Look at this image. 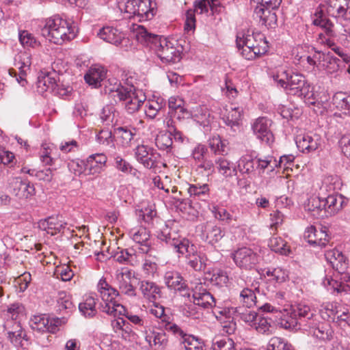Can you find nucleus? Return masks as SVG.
Returning <instances> with one entry per match:
<instances>
[{
    "instance_id": "f257e3e1",
    "label": "nucleus",
    "mask_w": 350,
    "mask_h": 350,
    "mask_svg": "<svg viewBox=\"0 0 350 350\" xmlns=\"http://www.w3.org/2000/svg\"><path fill=\"white\" fill-rule=\"evenodd\" d=\"M135 36L139 42L154 48L163 63L174 64L181 59L180 47L166 38L149 33L141 25L137 26L135 29Z\"/></svg>"
},
{
    "instance_id": "f03ea898",
    "label": "nucleus",
    "mask_w": 350,
    "mask_h": 350,
    "mask_svg": "<svg viewBox=\"0 0 350 350\" xmlns=\"http://www.w3.org/2000/svg\"><path fill=\"white\" fill-rule=\"evenodd\" d=\"M41 35L51 42L62 44L75 38V27L59 16L49 18L41 29Z\"/></svg>"
},
{
    "instance_id": "7ed1b4c3",
    "label": "nucleus",
    "mask_w": 350,
    "mask_h": 350,
    "mask_svg": "<svg viewBox=\"0 0 350 350\" xmlns=\"http://www.w3.org/2000/svg\"><path fill=\"white\" fill-rule=\"evenodd\" d=\"M273 79L289 94L306 97L311 92L310 84L305 76L301 73L284 70L280 75L274 76Z\"/></svg>"
},
{
    "instance_id": "20e7f679",
    "label": "nucleus",
    "mask_w": 350,
    "mask_h": 350,
    "mask_svg": "<svg viewBox=\"0 0 350 350\" xmlns=\"http://www.w3.org/2000/svg\"><path fill=\"white\" fill-rule=\"evenodd\" d=\"M97 287L103 301L100 306L101 311L116 317L117 315V307L123 308V306L116 300L119 295V292L111 286L107 282L105 278H103L99 280Z\"/></svg>"
},
{
    "instance_id": "39448f33",
    "label": "nucleus",
    "mask_w": 350,
    "mask_h": 350,
    "mask_svg": "<svg viewBox=\"0 0 350 350\" xmlns=\"http://www.w3.org/2000/svg\"><path fill=\"white\" fill-rule=\"evenodd\" d=\"M314 316L310 308L305 304H298L292 306L290 316L282 319L281 325L285 329H297L298 325L306 323Z\"/></svg>"
},
{
    "instance_id": "423d86ee",
    "label": "nucleus",
    "mask_w": 350,
    "mask_h": 350,
    "mask_svg": "<svg viewBox=\"0 0 350 350\" xmlns=\"http://www.w3.org/2000/svg\"><path fill=\"white\" fill-rule=\"evenodd\" d=\"M236 44L239 50L241 47L247 46L258 55L266 53L269 48L265 35L260 32L253 33L252 35L243 34L242 36L237 35Z\"/></svg>"
},
{
    "instance_id": "0eeeda50",
    "label": "nucleus",
    "mask_w": 350,
    "mask_h": 350,
    "mask_svg": "<svg viewBox=\"0 0 350 350\" xmlns=\"http://www.w3.org/2000/svg\"><path fill=\"white\" fill-rule=\"evenodd\" d=\"M312 24L320 27L323 32L319 34L318 40L321 43L326 44L329 46L334 45L332 38L336 36V31L334 23L320 10L315 12Z\"/></svg>"
},
{
    "instance_id": "6e6552de",
    "label": "nucleus",
    "mask_w": 350,
    "mask_h": 350,
    "mask_svg": "<svg viewBox=\"0 0 350 350\" xmlns=\"http://www.w3.org/2000/svg\"><path fill=\"white\" fill-rule=\"evenodd\" d=\"M235 265L241 269L252 270L256 269L259 263L260 256L248 247H241L232 253Z\"/></svg>"
},
{
    "instance_id": "1a4fd4ad",
    "label": "nucleus",
    "mask_w": 350,
    "mask_h": 350,
    "mask_svg": "<svg viewBox=\"0 0 350 350\" xmlns=\"http://www.w3.org/2000/svg\"><path fill=\"white\" fill-rule=\"evenodd\" d=\"M272 121L266 117H259L252 124L254 134L261 142L270 145L274 141L273 135L271 131Z\"/></svg>"
},
{
    "instance_id": "9d476101",
    "label": "nucleus",
    "mask_w": 350,
    "mask_h": 350,
    "mask_svg": "<svg viewBox=\"0 0 350 350\" xmlns=\"http://www.w3.org/2000/svg\"><path fill=\"white\" fill-rule=\"evenodd\" d=\"M157 238L167 245L173 247L175 251L180 254H185L189 249L190 241L185 238L180 239L173 237L167 226L158 232Z\"/></svg>"
},
{
    "instance_id": "9b49d317",
    "label": "nucleus",
    "mask_w": 350,
    "mask_h": 350,
    "mask_svg": "<svg viewBox=\"0 0 350 350\" xmlns=\"http://www.w3.org/2000/svg\"><path fill=\"white\" fill-rule=\"evenodd\" d=\"M304 239L311 245L325 247L328 243L329 239L327 228L321 227L317 229L315 226H311L305 230Z\"/></svg>"
},
{
    "instance_id": "f8f14e48",
    "label": "nucleus",
    "mask_w": 350,
    "mask_h": 350,
    "mask_svg": "<svg viewBox=\"0 0 350 350\" xmlns=\"http://www.w3.org/2000/svg\"><path fill=\"white\" fill-rule=\"evenodd\" d=\"M328 12L335 18L350 20V0H327Z\"/></svg>"
},
{
    "instance_id": "ddd939ff",
    "label": "nucleus",
    "mask_w": 350,
    "mask_h": 350,
    "mask_svg": "<svg viewBox=\"0 0 350 350\" xmlns=\"http://www.w3.org/2000/svg\"><path fill=\"white\" fill-rule=\"evenodd\" d=\"M185 254H187V264L189 265L194 271H201L206 268V258L204 254L198 253L195 250V247L193 244L190 245L189 243V249Z\"/></svg>"
},
{
    "instance_id": "4468645a",
    "label": "nucleus",
    "mask_w": 350,
    "mask_h": 350,
    "mask_svg": "<svg viewBox=\"0 0 350 350\" xmlns=\"http://www.w3.org/2000/svg\"><path fill=\"white\" fill-rule=\"evenodd\" d=\"M296 144L298 149L303 152H310L316 150L320 144V137L317 135H299L296 137Z\"/></svg>"
},
{
    "instance_id": "2eb2a0df",
    "label": "nucleus",
    "mask_w": 350,
    "mask_h": 350,
    "mask_svg": "<svg viewBox=\"0 0 350 350\" xmlns=\"http://www.w3.org/2000/svg\"><path fill=\"white\" fill-rule=\"evenodd\" d=\"M165 284L168 288L185 292L183 295L190 297L186 281L178 272H167L165 275Z\"/></svg>"
},
{
    "instance_id": "dca6fc26",
    "label": "nucleus",
    "mask_w": 350,
    "mask_h": 350,
    "mask_svg": "<svg viewBox=\"0 0 350 350\" xmlns=\"http://www.w3.org/2000/svg\"><path fill=\"white\" fill-rule=\"evenodd\" d=\"M194 10L189 9L186 12V19L185 24V31H191L194 30L196 28V16L195 12L197 10H200V14L202 13H208V3L207 0H197L194 1L193 3Z\"/></svg>"
},
{
    "instance_id": "f3484780",
    "label": "nucleus",
    "mask_w": 350,
    "mask_h": 350,
    "mask_svg": "<svg viewBox=\"0 0 350 350\" xmlns=\"http://www.w3.org/2000/svg\"><path fill=\"white\" fill-rule=\"evenodd\" d=\"M31 328L38 332L53 333L57 326L45 314L33 316L30 321Z\"/></svg>"
},
{
    "instance_id": "a211bd4d",
    "label": "nucleus",
    "mask_w": 350,
    "mask_h": 350,
    "mask_svg": "<svg viewBox=\"0 0 350 350\" xmlns=\"http://www.w3.org/2000/svg\"><path fill=\"white\" fill-rule=\"evenodd\" d=\"M254 16L259 18L262 25L268 29H274L277 26V16L273 10L265 9L262 6H256L254 9Z\"/></svg>"
},
{
    "instance_id": "6ab92c4d",
    "label": "nucleus",
    "mask_w": 350,
    "mask_h": 350,
    "mask_svg": "<svg viewBox=\"0 0 350 350\" xmlns=\"http://www.w3.org/2000/svg\"><path fill=\"white\" fill-rule=\"evenodd\" d=\"M323 202L324 212L329 215H334L346 204V199L342 195L332 194L323 198Z\"/></svg>"
},
{
    "instance_id": "aec40b11",
    "label": "nucleus",
    "mask_w": 350,
    "mask_h": 350,
    "mask_svg": "<svg viewBox=\"0 0 350 350\" xmlns=\"http://www.w3.org/2000/svg\"><path fill=\"white\" fill-rule=\"evenodd\" d=\"M193 304L204 309L213 308L215 305L214 297L205 288H196L193 294Z\"/></svg>"
},
{
    "instance_id": "412c9836",
    "label": "nucleus",
    "mask_w": 350,
    "mask_h": 350,
    "mask_svg": "<svg viewBox=\"0 0 350 350\" xmlns=\"http://www.w3.org/2000/svg\"><path fill=\"white\" fill-rule=\"evenodd\" d=\"M98 36L104 41L119 46L124 40L123 34L113 27H104L99 29Z\"/></svg>"
},
{
    "instance_id": "4be33fe9",
    "label": "nucleus",
    "mask_w": 350,
    "mask_h": 350,
    "mask_svg": "<svg viewBox=\"0 0 350 350\" xmlns=\"http://www.w3.org/2000/svg\"><path fill=\"white\" fill-rule=\"evenodd\" d=\"M144 100V95H142L140 98L135 92H133L131 89H130L126 98L124 100L122 105L129 113L132 114L139 109Z\"/></svg>"
},
{
    "instance_id": "5701e85b",
    "label": "nucleus",
    "mask_w": 350,
    "mask_h": 350,
    "mask_svg": "<svg viewBox=\"0 0 350 350\" xmlns=\"http://www.w3.org/2000/svg\"><path fill=\"white\" fill-rule=\"evenodd\" d=\"M137 3L135 18L139 21L150 20L154 14L151 0H139Z\"/></svg>"
},
{
    "instance_id": "b1692460",
    "label": "nucleus",
    "mask_w": 350,
    "mask_h": 350,
    "mask_svg": "<svg viewBox=\"0 0 350 350\" xmlns=\"http://www.w3.org/2000/svg\"><path fill=\"white\" fill-rule=\"evenodd\" d=\"M106 77V71L103 67L95 66L89 69L85 75L84 79L87 83L94 87L100 86L101 81Z\"/></svg>"
},
{
    "instance_id": "393cba45",
    "label": "nucleus",
    "mask_w": 350,
    "mask_h": 350,
    "mask_svg": "<svg viewBox=\"0 0 350 350\" xmlns=\"http://www.w3.org/2000/svg\"><path fill=\"white\" fill-rule=\"evenodd\" d=\"M14 330L8 332V338L14 346L25 348V344L24 343V341L27 343L28 342L27 334L21 328L19 323L14 322Z\"/></svg>"
},
{
    "instance_id": "a878e982",
    "label": "nucleus",
    "mask_w": 350,
    "mask_h": 350,
    "mask_svg": "<svg viewBox=\"0 0 350 350\" xmlns=\"http://www.w3.org/2000/svg\"><path fill=\"white\" fill-rule=\"evenodd\" d=\"M243 110L240 107H233L229 110L226 115L223 117V120L234 131L239 128L240 122L242 117Z\"/></svg>"
},
{
    "instance_id": "bb28decb",
    "label": "nucleus",
    "mask_w": 350,
    "mask_h": 350,
    "mask_svg": "<svg viewBox=\"0 0 350 350\" xmlns=\"http://www.w3.org/2000/svg\"><path fill=\"white\" fill-rule=\"evenodd\" d=\"M332 103L336 109L350 116V92H338L332 97Z\"/></svg>"
},
{
    "instance_id": "cd10ccee",
    "label": "nucleus",
    "mask_w": 350,
    "mask_h": 350,
    "mask_svg": "<svg viewBox=\"0 0 350 350\" xmlns=\"http://www.w3.org/2000/svg\"><path fill=\"white\" fill-rule=\"evenodd\" d=\"M139 288L144 296L149 299L156 300L162 296L161 288L152 282H141Z\"/></svg>"
},
{
    "instance_id": "c85d7f7f",
    "label": "nucleus",
    "mask_w": 350,
    "mask_h": 350,
    "mask_svg": "<svg viewBox=\"0 0 350 350\" xmlns=\"http://www.w3.org/2000/svg\"><path fill=\"white\" fill-rule=\"evenodd\" d=\"M206 238L211 245L218 243L224 236L225 231L213 224H207L204 228Z\"/></svg>"
},
{
    "instance_id": "c756f323",
    "label": "nucleus",
    "mask_w": 350,
    "mask_h": 350,
    "mask_svg": "<svg viewBox=\"0 0 350 350\" xmlns=\"http://www.w3.org/2000/svg\"><path fill=\"white\" fill-rule=\"evenodd\" d=\"M150 239V232L145 228H140L133 234V240L142 245L140 250L143 253H148L150 248V244L148 243Z\"/></svg>"
},
{
    "instance_id": "7c9ffc66",
    "label": "nucleus",
    "mask_w": 350,
    "mask_h": 350,
    "mask_svg": "<svg viewBox=\"0 0 350 350\" xmlns=\"http://www.w3.org/2000/svg\"><path fill=\"white\" fill-rule=\"evenodd\" d=\"M331 266L340 275V280L350 283V275L346 273L348 268V262L342 253L338 256L336 261L332 262Z\"/></svg>"
},
{
    "instance_id": "2f4dec72",
    "label": "nucleus",
    "mask_w": 350,
    "mask_h": 350,
    "mask_svg": "<svg viewBox=\"0 0 350 350\" xmlns=\"http://www.w3.org/2000/svg\"><path fill=\"white\" fill-rule=\"evenodd\" d=\"M57 307V310L60 312H65L66 313H70L75 309L70 295L66 294L64 291H62L58 293Z\"/></svg>"
},
{
    "instance_id": "473e14b6",
    "label": "nucleus",
    "mask_w": 350,
    "mask_h": 350,
    "mask_svg": "<svg viewBox=\"0 0 350 350\" xmlns=\"http://www.w3.org/2000/svg\"><path fill=\"white\" fill-rule=\"evenodd\" d=\"M155 144L159 150L171 152L173 144L172 134L170 133L169 131L160 132L155 139Z\"/></svg>"
},
{
    "instance_id": "72a5a7b5",
    "label": "nucleus",
    "mask_w": 350,
    "mask_h": 350,
    "mask_svg": "<svg viewBox=\"0 0 350 350\" xmlns=\"http://www.w3.org/2000/svg\"><path fill=\"white\" fill-rule=\"evenodd\" d=\"M18 189V192L15 193L18 198H27L29 196L34 194L35 188L33 185L27 180H16L15 183L14 191Z\"/></svg>"
},
{
    "instance_id": "f704fd0d",
    "label": "nucleus",
    "mask_w": 350,
    "mask_h": 350,
    "mask_svg": "<svg viewBox=\"0 0 350 350\" xmlns=\"http://www.w3.org/2000/svg\"><path fill=\"white\" fill-rule=\"evenodd\" d=\"M215 163L217 165V168L220 173L226 177L236 176L237 170L235 166H231L230 163L223 157L215 158Z\"/></svg>"
},
{
    "instance_id": "c9c22d12",
    "label": "nucleus",
    "mask_w": 350,
    "mask_h": 350,
    "mask_svg": "<svg viewBox=\"0 0 350 350\" xmlns=\"http://www.w3.org/2000/svg\"><path fill=\"white\" fill-rule=\"evenodd\" d=\"M114 131L115 134L120 137L123 146H129L134 135H135V129H131L127 126H120L115 129Z\"/></svg>"
},
{
    "instance_id": "e433bc0d",
    "label": "nucleus",
    "mask_w": 350,
    "mask_h": 350,
    "mask_svg": "<svg viewBox=\"0 0 350 350\" xmlns=\"http://www.w3.org/2000/svg\"><path fill=\"white\" fill-rule=\"evenodd\" d=\"M319 53V59L323 62V66L326 67L329 71L338 70L341 64V60L336 57L333 56L331 53H321L319 51H317Z\"/></svg>"
},
{
    "instance_id": "4c0bfd02",
    "label": "nucleus",
    "mask_w": 350,
    "mask_h": 350,
    "mask_svg": "<svg viewBox=\"0 0 350 350\" xmlns=\"http://www.w3.org/2000/svg\"><path fill=\"white\" fill-rule=\"evenodd\" d=\"M265 350H295L294 347L280 337H272Z\"/></svg>"
},
{
    "instance_id": "58836bf2",
    "label": "nucleus",
    "mask_w": 350,
    "mask_h": 350,
    "mask_svg": "<svg viewBox=\"0 0 350 350\" xmlns=\"http://www.w3.org/2000/svg\"><path fill=\"white\" fill-rule=\"evenodd\" d=\"M129 90L128 88H124L119 83L115 85L113 88L109 89L108 94L109 98L113 100L116 103L118 102L122 103L126 98V96L129 94Z\"/></svg>"
},
{
    "instance_id": "ea45409f",
    "label": "nucleus",
    "mask_w": 350,
    "mask_h": 350,
    "mask_svg": "<svg viewBox=\"0 0 350 350\" xmlns=\"http://www.w3.org/2000/svg\"><path fill=\"white\" fill-rule=\"evenodd\" d=\"M323 198L319 196H312L308 199V202L304 204V208L306 211L314 213L315 215L319 214L320 212L324 211L323 208Z\"/></svg>"
},
{
    "instance_id": "a19ab883",
    "label": "nucleus",
    "mask_w": 350,
    "mask_h": 350,
    "mask_svg": "<svg viewBox=\"0 0 350 350\" xmlns=\"http://www.w3.org/2000/svg\"><path fill=\"white\" fill-rule=\"evenodd\" d=\"M96 299L92 296L86 298L83 303H81L79 305V310L84 316L86 317H92L96 313Z\"/></svg>"
},
{
    "instance_id": "79ce46f5",
    "label": "nucleus",
    "mask_w": 350,
    "mask_h": 350,
    "mask_svg": "<svg viewBox=\"0 0 350 350\" xmlns=\"http://www.w3.org/2000/svg\"><path fill=\"white\" fill-rule=\"evenodd\" d=\"M161 155L157 150H151L150 152L145 157L141 159L139 162L148 169L155 170L161 163L159 161Z\"/></svg>"
},
{
    "instance_id": "37998d69",
    "label": "nucleus",
    "mask_w": 350,
    "mask_h": 350,
    "mask_svg": "<svg viewBox=\"0 0 350 350\" xmlns=\"http://www.w3.org/2000/svg\"><path fill=\"white\" fill-rule=\"evenodd\" d=\"M57 83L55 77L51 74L38 77L37 81L38 87L40 88L42 91L51 90L52 92L55 88H56Z\"/></svg>"
},
{
    "instance_id": "c03bdc74",
    "label": "nucleus",
    "mask_w": 350,
    "mask_h": 350,
    "mask_svg": "<svg viewBox=\"0 0 350 350\" xmlns=\"http://www.w3.org/2000/svg\"><path fill=\"white\" fill-rule=\"evenodd\" d=\"M338 281L336 280H333L332 278H325L323 282L325 286L328 285L331 286L332 288L337 291L340 292H345L347 293H350V283L347 282L345 281Z\"/></svg>"
},
{
    "instance_id": "a18cd8bd",
    "label": "nucleus",
    "mask_w": 350,
    "mask_h": 350,
    "mask_svg": "<svg viewBox=\"0 0 350 350\" xmlns=\"http://www.w3.org/2000/svg\"><path fill=\"white\" fill-rule=\"evenodd\" d=\"M182 342L186 350H204L203 342L192 335L184 336Z\"/></svg>"
},
{
    "instance_id": "49530a36",
    "label": "nucleus",
    "mask_w": 350,
    "mask_h": 350,
    "mask_svg": "<svg viewBox=\"0 0 350 350\" xmlns=\"http://www.w3.org/2000/svg\"><path fill=\"white\" fill-rule=\"evenodd\" d=\"M237 169L242 174H250L254 171V160L250 156L242 157L238 161Z\"/></svg>"
},
{
    "instance_id": "de8ad7c7",
    "label": "nucleus",
    "mask_w": 350,
    "mask_h": 350,
    "mask_svg": "<svg viewBox=\"0 0 350 350\" xmlns=\"http://www.w3.org/2000/svg\"><path fill=\"white\" fill-rule=\"evenodd\" d=\"M139 0H120L118 3L119 9L129 14V18H135L137 6Z\"/></svg>"
},
{
    "instance_id": "09e8293b",
    "label": "nucleus",
    "mask_w": 350,
    "mask_h": 350,
    "mask_svg": "<svg viewBox=\"0 0 350 350\" xmlns=\"http://www.w3.org/2000/svg\"><path fill=\"white\" fill-rule=\"evenodd\" d=\"M271 320L268 317H259L258 316L257 321L254 322L252 326H254L258 332L262 334H270L271 324L268 320Z\"/></svg>"
},
{
    "instance_id": "8fccbe9b",
    "label": "nucleus",
    "mask_w": 350,
    "mask_h": 350,
    "mask_svg": "<svg viewBox=\"0 0 350 350\" xmlns=\"http://www.w3.org/2000/svg\"><path fill=\"white\" fill-rule=\"evenodd\" d=\"M19 40L24 47L36 48L40 45V42L27 31H22L19 33Z\"/></svg>"
},
{
    "instance_id": "3c124183",
    "label": "nucleus",
    "mask_w": 350,
    "mask_h": 350,
    "mask_svg": "<svg viewBox=\"0 0 350 350\" xmlns=\"http://www.w3.org/2000/svg\"><path fill=\"white\" fill-rule=\"evenodd\" d=\"M209 147L212 152L211 154L215 156L220 154H223L225 152L226 145L219 135L213 136L209 139Z\"/></svg>"
},
{
    "instance_id": "603ef678",
    "label": "nucleus",
    "mask_w": 350,
    "mask_h": 350,
    "mask_svg": "<svg viewBox=\"0 0 350 350\" xmlns=\"http://www.w3.org/2000/svg\"><path fill=\"white\" fill-rule=\"evenodd\" d=\"M240 297L241 299V301L243 304V306L246 308H251L253 306H255L256 297L255 295L254 292L250 288H244L240 293Z\"/></svg>"
},
{
    "instance_id": "864d4df0",
    "label": "nucleus",
    "mask_w": 350,
    "mask_h": 350,
    "mask_svg": "<svg viewBox=\"0 0 350 350\" xmlns=\"http://www.w3.org/2000/svg\"><path fill=\"white\" fill-rule=\"evenodd\" d=\"M269 246L276 253L286 254V243L281 237H272L269 239Z\"/></svg>"
},
{
    "instance_id": "5fc2aeb1",
    "label": "nucleus",
    "mask_w": 350,
    "mask_h": 350,
    "mask_svg": "<svg viewBox=\"0 0 350 350\" xmlns=\"http://www.w3.org/2000/svg\"><path fill=\"white\" fill-rule=\"evenodd\" d=\"M235 312L240 316L243 321L246 323H251L252 325H254V322L257 321L258 316L255 312L248 309H243L240 307L236 308Z\"/></svg>"
},
{
    "instance_id": "6e6d98bb",
    "label": "nucleus",
    "mask_w": 350,
    "mask_h": 350,
    "mask_svg": "<svg viewBox=\"0 0 350 350\" xmlns=\"http://www.w3.org/2000/svg\"><path fill=\"white\" fill-rule=\"evenodd\" d=\"M153 342L158 349L163 350L167 345L168 339L163 330L153 332Z\"/></svg>"
},
{
    "instance_id": "4d7b16f0",
    "label": "nucleus",
    "mask_w": 350,
    "mask_h": 350,
    "mask_svg": "<svg viewBox=\"0 0 350 350\" xmlns=\"http://www.w3.org/2000/svg\"><path fill=\"white\" fill-rule=\"evenodd\" d=\"M234 342L229 337H225L214 342V350H235Z\"/></svg>"
},
{
    "instance_id": "13d9d810",
    "label": "nucleus",
    "mask_w": 350,
    "mask_h": 350,
    "mask_svg": "<svg viewBox=\"0 0 350 350\" xmlns=\"http://www.w3.org/2000/svg\"><path fill=\"white\" fill-rule=\"evenodd\" d=\"M59 219L57 217L51 216L44 220H41L39 223L40 228L46 230L47 233L51 234V231L57 229V224Z\"/></svg>"
},
{
    "instance_id": "bf43d9fd",
    "label": "nucleus",
    "mask_w": 350,
    "mask_h": 350,
    "mask_svg": "<svg viewBox=\"0 0 350 350\" xmlns=\"http://www.w3.org/2000/svg\"><path fill=\"white\" fill-rule=\"evenodd\" d=\"M23 306H22V304H18V303H14L12 305H10V306L8 308V313L9 314H10V317L12 318V320L11 321H8L4 325V328L5 329H7V327L12 323H14V322H13V320L14 319H16L18 315L23 312Z\"/></svg>"
},
{
    "instance_id": "052dcab7",
    "label": "nucleus",
    "mask_w": 350,
    "mask_h": 350,
    "mask_svg": "<svg viewBox=\"0 0 350 350\" xmlns=\"http://www.w3.org/2000/svg\"><path fill=\"white\" fill-rule=\"evenodd\" d=\"M314 336L322 340H329L332 338V330L327 325H321L314 330Z\"/></svg>"
},
{
    "instance_id": "680f3d73",
    "label": "nucleus",
    "mask_w": 350,
    "mask_h": 350,
    "mask_svg": "<svg viewBox=\"0 0 350 350\" xmlns=\"http://www.w3.org/2000/svg\"><path fill=\"white\" fill-rule=\"evenodd\" d=\"M266 274L271 277L273 280L279 283L284 282L287 276L285 271L280 267L274 268L272 270L268 269Z\"/></svg>"
},
{
    "instance_id": "e2e57ef3",
    "label": "nucleus",
    "mask_w": 350,
    "mask_h": 350,
    "mask_svg": "<svg viewBox=\"0 0 350 350\" xmlns=\"http://www.w3.org/2000/svg\"><path fill=\"white\" fill-rule=\"evenodd\" d=\"M146 109L145 110V113L148 117L151 119H154L158 112L162 109V106L157 101L150 103L146 104Z\"/></svg>"
},
{
    "instance_id": "0e129e2a",
    "label": "nucleus",
    "mask_w": 350,
    "mask_h": 350,
    "mask_svg": "<svg viewBox=\"0 0 350 350\" xmlns=\"http://www.w3.org/2000/svg\"><path fill=\"white\" fill-rule=\"evenodd\" d=\"M114 108L111 105H106L102 109L100 113V119L103 122L109 124L112 122L114 118Z\"/></svg>"
},
{
    "instance_id": "69168bd1",
    "label": "nucleus",
    "mask_w": 350,
    "mask_h": 350,
    "mask_svg": "<svg viewBox=\"0 0 350 350\" xmlns=\"http://www.w3.org/2000/svg\"><path fill=\"white\" fill-rule=\"evenodd\" d=\"M115 167L124 173L131 172L133 167L132 166L124 159L120 156H116L114 158Z\"/></svg>"
},
{
    "instance_id": "338daca9",
    "label": "nucleus",
    "mask_w": 350,
    "mask_h": 350,
    "mask_svg": "<svg viewBox=\"0 0 350 350\" xmlns=\"http://www.w3.org/2000/svg\"><path fill=\"white\" fill-rule=\"evenodd\" d=\"M96 137L100 144L108 145L112 142V133L108 129H103L97 134Z\"/></svg>"
},
{
    "instance_id": "774afa93",
    "label": "nucleus",
    "mask_w": 350,
    "mask_h": 350,
    "mask_svg": "<svg viewBox=\"0 0 350 350\" xmlns=\"http://www.w3.org/2000/svg\"><path fill=\"white\" fill-rule=\"evenodd\" d=\"M342 152L347 157H350V134L345 135L342 137L340 142Z\"/></svg>"
}]
</instances>
